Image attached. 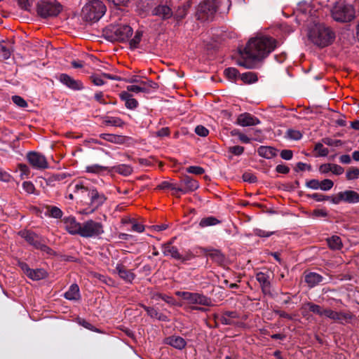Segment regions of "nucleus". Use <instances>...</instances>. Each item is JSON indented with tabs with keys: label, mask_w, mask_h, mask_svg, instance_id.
Listing matches in <instances>:
<instances>
[{
	"label": "nucleus",
	"mask_w": 359,
	"mask_h": 359,
	"mask_svg": "<svg viewBox=\"0 0 359 359\" xmlns=\"http://www.w3.org/2000/svg\"><path fill=\"white\" fill-rule=\"evenodd\" d=\"M334 186V183L331 180L325 179L320 182V189L323 191H329Z\"/></svg>",
	"instance_id": "de8ad7c7"
},
{
	"label": "nucleus",
	"mask_w": 359,
	"mask_h": 359,
	"mask_svg": "<svg viewBox=\"0 0 359 359\" xmlns=\"http://www.w3.org/2000/svg\"><path fill=\"white\" fill-rule=\"evenodd\" d=\"M167 343L178 349H182L186 346L184 339L179 336H172L168 338Z\"/></svg>",
	"instance_id": "393cba45"
},
{
	"label": "nucleus",
	"mask_w": 359,
	"mask_h": 359,
	"mask_svg": "<svg viewBox=\"0 0 359 359\" xmlns=\"http://www.w3.org/2000/svg\"><path fill=\"white\" fill-rule=\"evenodd\" d=\"M100 137L106 141L110 142H116L117 139L118 137L111 135V134H106L103 133L100 135Z\"/></svg>",
	"instance_id": "e2e57ef3"
},
{
	"label": "nucleus",
	"mask_w": 359,
	"mask_h": 359,
	"mask_svg": "<svg viewBox=\"0 0 359 359\" xmlns=\"http://www.w3.org/2000/svg\"><path fill=\"white\" fill-rule=\"evenodd\" d=\"M269 278V275L264 272H259L256 274V279L260 284L262 290L264 294L270 293L271 283Z\"/></svg>",
	"instance_id": "a211bd4d"
},
{
	"label": "nucleus",
	"mask_w": 359,
	"mask_h": 359,
	"mask_svg": "<svg viewBox=\"0 0 359 359\" xmlns=\"http://www.w3.org/2000/svg\"><path fill=\"white\" fill-rule=\"evenodd\" d=\"M238 318V314L235 311H226L219 318L220 322L224 325H232L234 323L233 319Z\"/></svg>",
	"instance_id": "a878e982"
},
{
	"label": "nucleus",
	"mask_w": 359,
	"mask_h": 359,
	"mask_svg": "<svg viewBox=\"0 0 359 359\" xmlns=\"http://www.w3.org/2000/svg\"><path fill=\"white\" fill-rule=\"evenodd\" d=\"M103 233L102 223L89 219L81 223L79 236L83 238H95L100 236Z\"/></svg>",
	"instance_id": "6e6552de"
},
{
	"label": "nucleus",
	"mask_w": 359,
	"mask_h": 359,
	"mask_svg": "<svg viewBox=\"0 0 359 359\" xmlns=\"http://www.w3.org/2000/svg\"><path fill=\"white\" fill-rule=\"evenodd\" d=\"M314 151L318 154V156H327L329 154L328 149L325 147L320 142L316 144Z\"/></svg>",
	"instance_id": "a19ab883"
},
{
	"label": "nucleus",
	"mask_w": 359,
	"mask_h": 359,
	"mask_svg": "<svg viewBox=\"0 0 359 359\" xmlns=\"http://www.w3.org/2000/svg\"><path fill=\"white\" fill-rule=\"evenodd\" d=\"M27 159L29 164L35 169L43 170L48 167L46 157L40 153L30 151L27 155Z\"/></svg>",
	"instance_id": "9b49d317"
},
{
	"label": "nucleus",
	"mask_w": 359,
	"mask_h": 359,
	"mask_svg": "<svg viewBox=\"0 0 359 359\" xmlns=\"http://www.w3.org/2000/svg\"><path fill=\"white\" fill-rule=\"evenodd\" d=\"M344 171V169L341 165H339L337 164L332 163L331 172L335 175H341Z\"/></svg>",
	"instance_id": "bf43d9fd"
},
{
	"label": "nucleus",
	"mask_w": 359,
	"mask_h": 359,
	"mask_svg": "<svg viewBox=\"0 0 359 359\" xmlns=\"http://www.w3.org/2000/svg\"><path fill=\"white\" fill-rule=\"evenodd\" d=\"M162 252L165 256H170L175 259L181 260L182 262L189 260L191 259L190 255L183 257L180 255L177 248L173 246L171 242L165 243L162 245Z\"/></svg>",
	"instance_id": "f8f14e48"
},
{
	"label": "nucleus",
	"mask_w": 359,
	"mask_h": 359,
	"mask_svg": "<svg viewBox=\"0 0 359 359\" xmlns=\"http://www.w3.org/2000/svg\"><path fill=\"white\" fill-rule=\"evenodd\" d=\"M276 46V41L271 37L258 36L251 39L243 51L237 64L246 69H252L255 62L266 57Z\"/></svg>",
	"instance_id": "f257e3e1"
},
{
	"label": "nucleus",
	"mask_w": 359,
	"mask_h": 359,
	"mask_svg": "<svg viewBox=\"0 0 359 359\" xmlns=\"http://www.w3.org/2000/svg\"><path fill=\"white\" fill-rule=\"evenodd\" d=\"M229 151L236 156H240L243 153L244 147L241 146H233L229 147Z\"/></svg>",
	"instance_id": "6e6d98bb"
},
{
	"label": "nucleus",
	"mask_w": 359,
	"mask_h": 359,
	"mask_svg": "<svg viewBox=\"0 0 359 359\" xmlns=\"http://www.w3.org/2000/svg\"><path fill=\"white\" fill-rule=\"evenodd\" d=\"M158 189H170L174 191L173 194L176 195L178 191H182V188L178 187L175 183H172L168 181H163L160 183L157 187Z\"/></svg>",
	"instance_id": "bb28decb"
},
{
	"label": "nucleus",
	"mask_w": 359,
	"mask_h": 359,
	"mask_svg": "<svg viewBox=\"0 0 359 359\" xmlns=\"http://www.w3.org/2000/svg\"><path fill=\"white\" fill-rule=\"evenodd\" d=\"M91 81L95 86H102L105 83L103 74H93L91 76Z\"/></svg>",
	"instance_id": "a18cd8bd"
},
{
	"label": "nucleus",
	"mask_w": 359,
	"mask_h": 359,
	"mask_svg": "<svg viewBox=\"0 0 359 359\" xmlns=\"http://www.w3.org/2000/svg\"><path fill=\"white\" fill-rule=\"evenodd\" d=\"M175 294L189 304H198L201 306L211 305L210 299L201 293L177 291L175 292Z\"/></svg>",
	"instance_id": "9d476101"
},
{
	"label": "nucleus",
	"mask_w": 359,
	"mask_h": 359,
	"mask_svg": "<svg viewBox=\"0 0 359 359\" xmlns=\"http://www.w3.org/2000/svg\"><path fill=\"white\" fill-rule=\"evenodd\" d=\"M323 316H326L327 318L331 320H334V319L337 318V311L330 309H325Z\"/></svg>",
	"instance_id": "0e129e2a"
},
{
	"label": "nucleus",
	"mask_w": 359,
	"mask_h": 359,
	"mask_svg": "<svg viewBox=\"0 0 359 359\" xmlns=\"http://www.w3.org/2000/svg\"><path fill=\"white\" fill-rule=\"evenodd\" d=\"M11 56V50L5 46L4 43H0V58L3 60L8 59Z\"/></svg>",
	"instance_id": "37998d69"
},
{
	"label": "nucleus",
	"mask_w": 359,
	"mask_h": 359,
	"mask_svg": "<svg viewBox=\"0 0 359 359\" xmlns=\"http://www.w3.org/2000/svg\"><path fill=\"white\" fill-rule=\"evenodd\" d=\"M29 271V276L28 277L32 280H40L45 277L46 272L44 270L38 269L36 270L32 269V271Z\"/></svg>",
	"instance_id": "f704fd0d"
},
{
	"label": "nucleus",
	"mask_w": 359,
	"mask_h": 359,
	"mask_svg": "<svg viewBox=\"0 0 359 359\" xmlns=\"http://www.w3.org/2000/svg\"><path fill=\"white\" fill-rule=\"evenodd\" d=\"M127 90L128 91H131V92H134V93H140V92H143V93H146L147 92V88L144 86L143 85H141V86H137V85H132V86H128L127 87Z\"/></svg>",
	"instance_id": "09e8293b"
},
{
	"label": "nucleus",
	"mask_w": 359,
	"mask_h": 359,
	"mask_svg": "<svg viewBox=\"0 0 359 359\" xmlns=\"http://www.w3.org/2000/svg\"><path fill=\"white\" fill-rule=\"evenodd\" d=\"M125 105L129 109H134L137 107L138 102L135 99L130 97L125 102Z\"/></svg>",
	"instance_id": "4d7b16f0"
},
{
	"label": "nucleus",
	"mask_w": 359,
	"mask_h": 359,
	"mask_svg": "<svg viewBox=\"0 0 359 359\" xmlns=\"http://www.w3.org/2000/svg\"><path fill=\"white\" fill-rule=\"evenodd\" d=\"M154 13L156 15L161 16L163 19L169 18L172 16V12L170 7L165 5H160L155 8Z\"/></svg>",
	"instance_id": "4be33fe9"
},
{
	"label": "nucleus",
	"mask_w": 359,
	"mask_h": 359,
	"mask_svg": "<svg viewBox=\"0 0 359 359\" xmlns=\"http://www.w3.org/2000/svg\"><path fill=\"white\" fill-rule=\"evenodd\" d=\"M61 10V5L55 0H41L37 3L36 11L41 18L55 17Z\"/></svg>",
	"instance_id": "0eeeda50"
},
{
	"label": "nucleus",
	"mask_w": 359,
	"mask_h": 359,
	"mask_svg": "<svg viewBox=\"0 0 359 359\" xmlns=\"http://www.w3.org/2000/svg\"><path fill=\"white\" fill-rule=\"evenodd\" d=\"M329 247L332 250H340L342 247V243L340 237L332 236L327 239Z\"/></svg>",
	"instance_id": "c85d7f7f"
},
{
	"label": "nucleus",
	"mask_w": 359,
	"mask_h": 359,
	"mask_svg": "<svg viewBox=\"0 0 359 359\" xmlns=\"http://www.w3.org/2000/svg\"><path fill=\"white\" fill-rule=\"evenodd\" d=\"M12 100L18 107H26L27 106V103L26 102V101L20 96H18V95L13 96Z\"/></svg>",
	"instance_id": "3c124183"
},
{
	"label": "nucleus",
	"mask_w": 359,
	"mask_h": 359,
	"mask_svg": "<svg viewBox=\"0 0 359 359\" xmlns=\"http://www.w3.org/2000/svg\"><path fill=\"white\" fill-rule=\"evenodd\" d=\"M69 187H73V192L74 194H83L84 192H88L90 190L83 181L72 183Z\"/></svg>",
	"instance_id": "7c9ffc66"
},
{
	"label": "nucleus",
	"mask_w": 359,
	"mask_h": 359,
	"mask_svg": "<svg viewBox=\"0 0 359 359\" xmlns=\"http://www.w3.org/2000/svg\"><path fill=\"white\" fill-rule=\"evenodd\" d=\"M144 309L150 317L156 318L158 311L156 309L149 306H144Z\"/></svg>",
	"instance_id": "338daca9"
},
{
	"label": "nucleus",
	"mask_w": 359,
	"mask_h": 359,
	"mask_svg": "<svg viewBox=\"0 0 359 359\" xmlns=\"http://www.w3.org/2000/svg\"><path fill=\"white\" fill-rule=\"evenodd\" d=\"M22 188L27 194H33L35 191L34 185L31 182H24L22 183Z\"/></svg>",
	"instance_id": "603ef678"
},
{
	"label": "nucleus",
	"mask_w": 359,
	"mask_h": 359,
	"mask_svg": "<svg viewBox=\"0 0 359 359\" xmlns=\"http://www.w3.org/2000/svg\"><path fill=\"white\" fill-rule=\"evenodd\" d=\"M331 15L335 21L348 22L355 18V12L352 5L340 1L337 2L332 8Z\"/></svg>",
	"instance_id": "20e7f679"
},
{
	"label": "nucleus",
	"mask_w": 359,
	"mask_h": 359,
	"mask_svg": "<svg viewBox=\"0 0 359 359\" xmlns=\"http://www.w3.org/2000/svg\"><path fill=\"white\" fill-rule=\"evenodd\" d=\"M210 256L218 262H222L224 260L223 255L218 250H213L212 252H211Z\"/></svg>",
	"instance_id": "774afa93"
},
{
	"label": "nucleus",
	"mask_w": 359,
	"mask_h": 359,
	"mask_svg": "<svg viewBox=\"0 0 359 359\" xmlns=\"http://www.w3.org/2000/svg\"><path fill=\"white\" fill-rule=\"evenodd\" d=\"M106 6L100 0H93L86 4L81 12L82 18L88 22H97L106 12Z\"/></svg>",
	"instance_id": "7ed1b4c3"
},
{
	"label": "nucleus",
	"mask_w": 359,
	"mask_h": 359,
	"mask_svg": "<svg viewBox=\"0 0 359 359\" xmlns=\"http://www.w3.org/2000/svg\"><path fill=\"white\" fill-rule=\"evenodd\" d=\"M323 142L324 144L332 146V147H338L341 144V140H333L331 138H324L323 139Z\"/></svg>",
	"instance_id": "5fc2aeb1"
},
{
	"label": "nucleus",
	"mask_w": 359,
	"mask_h": 359,
	"mask_svg": "<svg viewBox=\"0 0 359 359\" xmlns=\"http://www.w3.org/2000/svg\"><path fill=\"white\" fill-rule=\"evenodd\" d=\"M323 280V277L315 272H310L305 276V281L309 287H314Z\"/></svg>",
	"instance_id": "aec40b11"
},
{
	"label": "nucleus",
	"mask_w": 359,
	"mask_h": 359,
	"mask_svg": "<svg viewBox=\"0 0 359 359\" xmlns=\"http://www.w3.org/2000/svg\"><path fill=\"white\" fill-rule=\"evenodd\" d=\"M65 297L69 300H78L80 298L79 286L76 284H72L65 293Z\"/></svg>",
	"instance_id": "5701e85b"
},
{
	"label": "nucleus",
	"mask_w": 359,
	"mask_h": 359,
	"mask_svg": "<svg viewBox=\"0 0 359 359\" xmlns=\"http://www.w3.org/2000/svg\"><path fill=\"white\" fill-rule=\"evenodd\" d=\"M133 32V29L126 24L110 25L105 30V34L109 40L117 41H128Z\"/></svg>",
	"instance_id": "423d86ee"
},
{
	"label": "nucleus",
	"mask_w": 359,
	"mask_h": 359,
	"mask_svg": "<svg viewBox=\"0 0 359 359\" xmlns=\"http://www.w3.org/2000/svg\"><path fill=\"white\" fill-rule=\"evenodd\" d=\"M142 36V32L137 31L135 32L134 37L130 41V46H132L133 48H136L139 45V43L141 41Z\"/></svg>",
	"instance_id": "49530a36"
},
{
	"label": "nucleus",
	"mask_w": 359,
	"mask_h": 359,
	"mask_svg": "<svg viewBox=\"0 0 359 359\" xmlns=\"http://www.w3.org/2000/svg\"><path fill=\"white\" fill-rule=\"evenodd\" d=\"M88 195L90 198V205L93 209L99 208L106 201L105 196L103 194L98 192L96 189H90Z\"/></svg>",
	"instance_id": "4468645a"
},
{
	"label": "nucleus",
	"mask_w": 359,
	"mask_h": 359,
	"mask_svg": "<svg viewBox=\"0 0 359 359\" xmlns=\"http://www.w3.org/2000/svg\"><path fill=\"white\" fill-rule=\"evenodd\" d=\"M65 229L72 235H79L81 223L76 221L72 216L64 217L62 220Z\"/></svg>",
	"instance_id": "ddd939ff"
},
{
	"label": "nucleus",
	"mask_w": 359,
	"mask_h": 359,
	"mask_svg": "<svg viewBox=\"0 0 359 359\" xmlns=\"http://www.w3.org/2000/svg\"><path fill=\"white\" fill-rule=\"evenodd\" d=\"M19 171L20 172V177L23 178L25 176H28L29 174V168L25 164H20L18 165Z\"/></svg>",
	"instance_id": "052dcab7"
},
{
	"label": "nucleus",
	"mask_w": 359,
	"mask_h": 359,
	"mask_svg": "<svg viewBox=\"0 0 359 359\" xmlns=\"http://www.w3.org/2000/svg\"><path fill=\"white\" fill-rule=\"evenodd\" d=\"M16 1L21 9L29 11L35 0H16Z\"/></svg>",
	"instance_id": "ea45409f"
},
{
	"label": "nucleus",
	"mask_w": 359,
	"mask_h": 359,
	"mask_svg": "<svg viewBox=\"0 0 359 359\" xmlns=\"http://www.w3.org/2000/svg\"><path fill=\"white\" fill-rule=\"evenodd\" d=\"M132 224V230L137 232V233H142L144 231V225L137 222L135 220H133Z\"/></svg>",
	"instance_id": "680f3d73"
},
{
	"label": "nucleus",
	"mask_w": 359,
	"mask_h": 359,
	"mask_svg": "<svg viewBox=\"0 0 359 359\" xmlns=\"http://www.w3.org/2000/svg\"><path fill=\"white\" fill-rule=\"evenodd\" d=\"M195 133L199 136L206 137L208 135L209 131L206 128L200 125L196 127Z\"/></svg>",
	"instance_id": "864d4df0"
},
{
	"label": "nucleus",
	"mask_w": 359,
	"mask_h": 359,
	"mask_svg": "<svg viewBox=\"0 0 359 359\" xmlns=\"http://www.w3.org/2000/svg\"><path fill=\"white\" fill-rule=\"evenodd\" d=\"M241 79L245 83H252L257 81V76L252 72H245L240 76Z\"/></svg>",
	"instance_id": "e433bc0d"
},
{
	"label": "nucleus",
	"mask_w": 359,
	"mask_h": 359,
	"mask_svg": "<svg viewBox=\"0 0 359 359\" xmlns=\"http://www.w3.org/2000/svg\"><path fill=\"white\" fill-rule=\"evenodd\" d=\"M306 187L312 189H318L320 187V182L318 180H311L306 182Z\"/></svg>",
	"instance_id": "13d9d810"
},
{
	"label": "nucleus",
	"mask_w": 359,
	"mask_h": 359,
	"mask_svg": "<svg viewBox=\"0 0 359 359\" xmlns=\"http://www.w3.org/2000/svg\"><path fill=\"white\" fill-rule=\"evenodd\" d=\"M225 76L230 80H236L238 77H240L241 74L238 71L233 67H229L224 70Z\"/></svg>",
	"instance_id": "4c0bfd02"
},
{
	"label": "nucleus",
	"mask_w": 359,
	"mask_h": 359,
	"mask_svg": "<svg viewBox=\"0 0 359 359\" xmlns=\"http://www.w3.org/2000/svg\"><path fill=\"white\" fill-rule=\"evenodd\" d=\"M304 308H307L310 311L319 315L320 316H323L325 309L322 308L318 304H315L311 302H308L304 304Z\"/></svg>",
	"instance_id": "2f4dec72"
},
{
	"label": "nucleus",
	"mask_w": 359,
	"mask_h": 359,
	"mask_svg": "<svg viewBox=\"0 0 359 359\" xmlns=\"http://www.w3.org/2000/svg\"><path fill=\"white\" fill-rule=\"evenodd\" d=\"M359 177V168L356 167H351L346 171V177L348 180H353Z\"/></svg>",
	"instance_id": "58836bf2"
},
{
	"label": "nucleus",
	"mask_w": 359,
	"mask_h": 359,
	"mask_svg": "<svg viewBox=\"0 0 359 359\" xmlns=\"http://www.w3.org/2000/svg\"><path fill=\"white\" fill-rule=\"evenodd\" d=\"M308 37L315 45L325 47L334 41L335 35L330 27L323 24L315 23L309 29Z\"/></svg>",
	"instance_id": "f03ea898"
},
{
	"label": "nucleus",
	"mask_w": 359,
	"mask_h": 359,
	"mask_svg": "<svg viewBox=\"0 0 359 359\" xmlns=\"http://www.w3.org/2000/svg\"><path fill=\"white\" fill-rule=\"evenodd\" d=\"M260 123L259 120L249 113L240 114L236 120V123L243 127L256 126Z\"/></svg>",
	"instance_id": "dca6fc26"
},
{
	"label": "nucleus",
	"mask_w": 359,
	"mask_h": 359,
	"mask_svg": "<svg viewBox=\"0 0 359 359\" xmlns=\"http://www.w3.org/2000/svg\"><path fill=\"white\" fill-rule=\"evenodd\" d=\"M59 80L62 83L74 90H79L83 88L81 81L75 80L66 74H60L59 76Z\"/></svg>",
	"instance_id": "2eb2a0df"
},
{
	"label": "nucleus",
	"mask_w": 359,
	"mask_h": 359,
	"mask_svg": "<svg viewBox=\"0 0 359 359\" xmlns=\"http://www.w3.org/2000/svg\"><path fill=\"white\" fill-rule=\"evenodd\" d=\"M108 170L107 167L100 165L99 164H93L86 168V171L88 173L101 174Z\"/></svg>",
	"instance_id": "c756f323"
},
{
	"label": "nucleus",
	"mask_w": 359,
	"mask_h": 359,
	"mask_svg": "<svg viewBox=\"0 0 359 359\" xmlns=\"http://www.w3.org/2000/svg\"><path fill=\"white\" fill-rule=\"evenodd\" d=\"M287 137L290 140H299L302 135L299 130L290 129L287 131Z\"/></svg>",
	"instance_id": "c03bdc74"
},
{
	"label": "nucleus",
	"mask_w": 359,
	"mask_h": 359,
	"mask_svg": "<svg viewBox=\"0 0 359 359\" xmlns=\"http://www.w3.org/2000/svg\"><path fill=\"white\" fill-rule=\"evenodd\" d=\"M219 221L214 217H208L203 218L199 223V226L202 228L216 225Z\"/></svg>",
	"instance_id": "c9c22d12"
},
{
	"label": "nucleus",
	"mask_w": 359,
	"mask_h": 359,
	"mask_svg": "<svg viewBox=\"0 0 359 359\" xmlns=\"http://www.w3.org/2000/svg\"><path fill=\"white\" fill-rule=\"evenodd\" d=\"M62 211L56 206H49L47 208V215L50 217L60 219L62 217Z\"/></svg>",
	"instance_id": "72a5a7b5"
},
{
	"label": "nucleus",
	"mask_w": 359,
	"mask_h": 359,
	"mask_svg": "<svg viewBox=\"0 0 359 359\" xmlns=\"http://www.w3.org/2000/svg\"><path fill=\"white\" fill-rule=\"evenodd\" d=\"M258 154L267 159H270L276 156V150L271 147L260 146L257 149Z\"/></svg>",
	"instance_id": "412c9836"
},
{
	"label": "nucleus",
	"mask_w": 359,
	"mask_h": 359,
	"mask_svg": "<svg viewBox=\"0 0 359 359\" xmlns=\"http://www.w3.org/2000/svg\"><path fill=\"white\" fill-rule=\"evenodd\" d=\"M187 172L194 175H202L205 170L202 167L200 166H189L187 168Z\"/></svg>",
	"instance_id": "8fccbe9b"
},
{
	"label": "nucleus",
	"mask_w": 359,
	"mask_h": 359,
	"mask_svg": "<svg viewBox=\"0 0 359 359\" xmlns=\"http://www.w3.org/2000/svg\"><path fill=\"white\" fill-rule=\"evenodd\" d=\"M114 170L121 175L128 176L133 172V168L128 165L121 164L114 167Z\"/></svg>",
	"instance_id": "473e14b6"
},
{
	"label": "nucleus",
	"mask_w": 359,
	"mask_h": 359,
	"mask_svg": "<svg viewBox=\"0 0 359 359\" xmlns=\"http://www.w3.org/2000/svg\"><path fill=\"white\" fill-rule=\"evenodd\" d=\"M104 123L107 125L113 126H118L121 127L123 125V121L118 117H107L104 120Z\"/></svg>",
	"instance_id": "79ce46f5"
},
{
	"label": "nucleus",
	"mask_w": 359,
	"mask_h": 359,
	"mask_svg": "<svg viewBox=\"0 0 359 359\" xmlns=\"http://www.w3.org/2000/svg\"><path fill=\"white\" fill-rule=\"evenodd\" d=\"M341 197L344 202L348 203H359V194L355 191L347 190L341 191Z\"/></svg>",
	"instance_id": "6ab92c4d"
},
{
	"label": "nucleus",
	"mask_w": 359,
	"mask_h": 359,
	"mask_svg": "<svg viewBox=\"0 0 359 359\" xmlns=\"http://www.w3.org/2000/svg\"><path fill=\"white\" fill-rule=\"evenodd\" d=\"M116 269L118 273V276L126 282L130 283L134 279V274L130 271L125 269L124 266L121 265H117Z\"/></svg>",
	"instance_id": "b1692460"
},
{
	"label": "nucleus",
	"mask_w": 359,
	"mask_h": 359,
	"mask_svg": "<svg viewBox=\"0 0 359 359\" xmlns=\"http://www.w3.org/2000/svg\"><path fill=\"white\" fill-rule=\"evenodd\" d=\"M332 166V163L322 164L319 167V171L322 174H327L329 172H331Z\"/></svg>",
	"instance_id": "69168bd1"
},
{
	"label": "nucleus",
	"mask_w": 359,
	"mask_h": 359,
	"mask_svg": "<svg viewBox=\"0 0 359 359\" xmlns=\"http://www.w3.org/2000/svg\"><path fill=\"white\" fill-rule=\"evenodd\" d=\"M228 1V0H203L198 7V19L208 20L220 9L222 4L227 6Z\"/></svg>",
	"instance_id": "39448f33"
},
{
	"label": "nucleus",
	"mask_w": 359,
	"mask_h": 359,
	"mask_svg": "<svg viewBox=\"0 0 359 359\" xmlns=\"http://www.w3.org/2000/svg\"><path fill=\"white\" fill-rule=\"evenodd\" d=\"M19 235L24 238L28 243L34 246L36 249L40 250L48 254H50L51 249L48 247L43 238L35 233L30 231H20Z\"/></svg>",
	"instance_id": "1a4fd4ad"
},
{
	"label": "nucleus",
	"mask_w": 359,
	"mask_h": 359,
	"mask_svg": "<svg viewBox=\"0 0 359 359\" xmlns=\"http://www.w3.org/2000/svg\"><path fill=\"white\" fill-rule=\"evenodd\" d=\"M353 318V315L350 312L337 311V318L334 319V321L341 324H346L350 323Z\"/></svg>",
	"instance_id": "cd10ccee"
},
{
	"label": "nucleus",
	"mask_w": 359,
	"mask_h": 359,
	"mask_svg": "<svg viewBox=\"0 0 359 359\" xmlns=\"http://www.w3.org/2000/svg\"><path fill=\"white\" fill-rule=\"evenodd\" d=\"M181 184L184 185V187L182 188V191H178V192L183 194L189 191H194L199 187L198 182L196 180L187 175L184 176L181 180Z\"/></svg>",
	"instance_id": "f3484780"
}]
</instances>
